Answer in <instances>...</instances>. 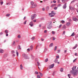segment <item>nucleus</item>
<instances>
[{"instance_id":"nucleus-11","label":"nucleus","mask_w":78,"mask_h":78,"mask_svg":"<svg viewBox=\"0 0 78 78\" xmlns=\"http://www.w3.org/2000/svg\"><path fill=\"white\" fill-rule=\"evenodd\" d=\"M55 6H56V4H52L51 6V8H52V7H55Z\"/></svg>"},{"instance_id":"nucleus-10","label":"nucleus","mask_w":78,"mask_h":78,"mask_svg":"<svg viewBox=\"0 0 78 78\" xmlns=\"http://www.w3.org/2000/svg\"><path fill=\"white\" fill-rule=\"evenodd\" d=\"M61 1L62 3H66V2H68V0H61Z\"/></svg>"},{"instance_id":"nucleus-33","label":"nucleus","mask_w":78,"mask_h":78,"mask_svg":"<svg viewBox=\"0 0 78 78\" xmlns=\"http://www.w3.org/2000/svg\"><path fill=\"white\" fill-rule=\"evenodd\" d=\"M52 33L53 34H55V32L54 31H52Z\"/></svg>"},{"instance_id":"nucleus-6","label":"nucleus","mask_w":78,"mask_h":78,"mask_svg":"<svg viewBox=\"0 0 78 78\" xmlns=\"http://www.w3.org/2000/svg\"><path fill=\"white\" fill-rule=\"evenodd\" d=\"M73 21H75V22H76L78 20L76 18L75 16L73 17Z\"/></svg>"},{"instance_id":"nucleus-4","label":"nucleus","mask_w":78,"mask_h":78,"mask_svg":"<svg viewBox=\"0 0 78 78\" xmlns=\"http://www.w3.org/2000/svg\"><path fill=\"white\" fill-rule=\"evenodd\" d=\"M49 16H51L50 17H54V15H55V13L54 11H52L51 12V13H49Z\"/></svg>"},{"instance_id":"nucleus-25","label":"nucleus","mask_w":78,"mask_h":78,"mask_svg":"<svg viewBox=\"0 0 78 78\" xmlns=\"http://www.w3.org/2000/svg\"><path fill=\"white\" fill-rule=\"evenodd\" d=\"M61 21V23H65V21H64V20H62Z\"/></svg>"},{"instance_id":"nucleus-36","label":"nucleus","mask_w":78,"mask_h":78,"mask_svg":"<svg viewBox=\"0 0 78 78\" xmlns=\"http://www.w3.org/2000/svg\"><path fill=\"white\" fill-rule=\"evenodd\" d=\"M10 16V14H7L6 15V16H7V17H9Z\"/></svg>"},{"instance_id":"nucleus-26","label":"nucleus","mask_w":78,"mask_h":78,"mask_svg":"<svg viewBox=\"0 0 78 78\" xmlns=\"http://www.w3.org/2000/svg\"><path fill=\"white\" fill-rule=\"evenodd\" d=\"M55 72H55V71H54L53 72V73H52V75L53 76H54L55 74Z\"/></svg>"},{"instance_id":"nucleus-12","label":"nucleus","mask_w":78,"mask_h":78,"mask_svg":"<svg viewBox=\"0 0 78 78\" xmlns=\"http://www.w3.org/2000/svg\"><path fill=\"white\" fill-rule=\"evenodd\" d=\"M30 25L31 27H33V22L32 21L30 23Z\"/></svg>"},{"instance_id":"nucleus-44","label":"nucleus","mask_w":78,"mask_h":78,"mask_svg":"<svg viewBox=\"0 0 78 78\" xmlns=\"http://www.w3.org/2000/svg\"><path fill=\"white\" fill-rule=\"evenodd\" d=\"M53 2L54 3H56V1L55 0L53 1Z\"/></svg>"},{"instance_id":"nucleus-30","label":"nucleus","mask_w":78,"mask_h":78,"mask_svg":"<svg viewBox=\"0 0 78 78\" xmlns=\"http://www.w3.org/2000/svg\"><path fill=\"white\" fill-rule=\"evenodd\" d=\"M57 47L56 46H55V49H54V51H56V50H57Z\"/></svg>"},{"instance_id":"nucleus-53","label":"nucleus","mask_w":78,"mask_h":78,"mask_svg":"<svg viewBox=\"0 0 78 78\" xmlns=\"http://www.w3.org/2000/svg\"><path fill=\"white\" fill-rule=\"evenodd\" d=\"M18 38H20V35H18Z\"/></svg>"},{"instance_id":"nucleus-18","label":"nucleus","mask_w":78,"mask_h":78,"mask_svg":"<svg viewBox=\"0 0 78 78\" xmlns=\"http://www.w3.org/2000/svg\"><path fill=\"white\" fill-rule=\"evenodd\" d=\"M33 46H30V50H33Z\"/></svg>"},{"instance_id":"nucleus-5","label":"nucleus","mask_w":78,"mask_h":78,"mask_svg":"<svg viewBox=\"0 0 78 78\" xmlns=\"http://www.w3.org/2000/svg\"><path fill=\"white\" fill-rule=\"evenodd\" d=\"M23 58H24L25 59H29V58L28 57V56L27 55L23 54Z\"/></svg>"},{"instance_id":"nucleus-19","label":"nucleus","mask_w":78,"mask_h":78,"mask_svg":"<svg viewBox=\"0 0 78 78\" xmlns=\"http://www.w3.org/2000/svg\"><path fill=\"white\" fill-rule=\"evenodd\" d=\"M46 11H48V10H49V7L47 6L46 7Z\"/></svg>"},{"instance_id":"nucleus-32","label":"nucleus","mask_w":78,"mask_h":78,"mask_svg":"<svg viewBox=\"0 0 78 78\" xmlns=\"http://www.w3.org/2000/svg\"><path fill=\"white\" fill-rule=\"evenodd\" d=\"M39 73H40V74L41 76H42V75H43L42 74V73H41L40 72H39Z\"/></svg>"},{"instance_id":"nucleus-64","label":"nucleus","mask_w":78,"mask_h":78,"mask_svg":"<svg viewBox=\"0 0 78 78\" xmlns=\"http://www.w3.org/2000/svg\"><path fill=\"white\" fill-rule=\"evenodd\" d=\"M65 33H66V32H65V31H64L63 34H65Z\"/></svg>"},{"instance_id":"nucleus-38","label":"nucleus","mask_w":78,"mask_h":78,"mask_svg":"<svg viewBox=\"0 0 78 78\" xmlns=\"http://www.w3.org/2000/svg\"><path fill=\"white\" fill-rule=\"evenodd\" d=\"M0 3H1V5H3V2H1Z\"/></svg>"},{"instance_id":"nucleus-17","label":"nucleus","mask_w":78,"mask_h":78,"mask_svg":"<svg viewBox=\"0 0 78 78\" xmlns=\"http://www.w3.org/2000/svg\"><path fill=\"white\" fill-rule=\"evenodd\" d=\"M53 46V43H51L49 45V47H51Z\"/></svg>"},{"instance_id":"nucleus-9","label":"nucleus","mask_w":78,"mask_h":78,"mask_svg":"<svg viewBox=\"0 0 78 78\" xmlns=\"http://www.w3.org/2000/svg\"><path fill=\"white\" fill-rule=\"evenodd\" d=\"M66 5H67V3H66L64 5H63V9H66V8L67 7Z\"/></svg>"},{"instance_id":"nucleus-58","label":"nucleus","mask_w":78,"mask_h":78,"mask_svg":"<svg viewBox=\"0 0 78 78\" xmlns=\"http://www.w3.org/2000/svg\"><path fill=\"white\" fill-rule=\"evenodd\" d=\"M42 9L43 11H45V8H43Z\"/></svg>"},{"instance_id":"nucleus-43","label":"nucleus","mask_w":78,"mask_h":78,"mask_svg":"<svg viewBox=\"0 0 78 78\" xmlns=\"http://www.w3.org/2000/svg\"><path fill=\"white\" fill-rule=\"evenodd\" d=\"M37 78H41V77H40V76H39V75H38L37 76Z\"/></svg>"},{"instance_id":"nucleus-41","label":"nucleus","mask_w":78,"mask_h":78,"mask_svg":"<svg viewBox=\"0 0 78 78\" xmlns=\"http://www.w3.org/2000/svg\"><path fill=\"white\" fill-rule=\"evenodd\" d=\"M61 4H59L57 6L58 7H59V6H61Z\"/></svg>"},{"instance_id":"nucleus-62","label":"nucleus","mask_w":78,"mask_h":78,"mask_svg":"<svg viewBox=\"0 0 78 78\" xmlns=\"http://www.w3.org/2000/svg\"><path fill=\"white\" fill-rule=\"evenodd\" d=\"M41 24H39V27H41Z\"/></svg>"},{"instance_id":"nucleus-61","label":"nucleus","mask_w":78,"mask_h":78,"mask_svg":"<svg viewBox=\"0 0 78 78\" xmlns=\"http://www.w3.org/2000/svg\"><path fill=\"white\" fill-rule=\"evenodd\" d=\"M77 73H78V67L77 68Z\"/></svg>"},{"instance_id":"nucleus-24","label":"nucleus","mask_w":78,"mask_h":78,"mask_svg":"<svg viewBox=\"0 0 78 78\" xmlns=\"http://www.w3.org/2000/svg\"><path fill=\"white\" fill-rule=\"evenodd\" d=\"M16 51V55H17V56H19V52H18L17 51Z\"/></svg>"},{"instance_id":"nucleus-15","label":"nucleus","mask_w":78,"mask_h":78,"mask_svg":"<svg viewBox=\"0 0 78 78\" xmlns=\"http://www.w3.org/2000/svg\"><path fill=\"white\" fill-rule=\"evenodd\" d=\"M4 51L2 49L0 48V53H2Z\"/></svg>"},{"instance_id":"nucleus-23","label":"nucleus","mask_w":78,"mask_h":78,"mask_svg":"<svg viewBox=\"0 0 78 78\" xmlns=\"http://www.w3.org/2000/svg\"><path fill=\"white\" fill-rule=\"evenodd\" d=\"M27 20H25L24 21V22L23 23V24H24V25H26V23H27Z\"/></svg>"},{"instance_id":"nucleus-14","label":"nucleus","mask_w":78,"mask_h":78,"mask_svg":"<svg viewBox=\"0 0 78 78\" xmlns=\"http://www.w3.org/2000/svg\"><path fill=\"white\" fill-rule=\"evenodd\" d=\"M20 67L21 70H23V66L22 64L20 65Z\"/></svg>"},{"instance_id":"nucleus-51","label":"nucleus","mask_w":78,"mask_h":78,"mask_svg":"<svg viewBox=\"0 0 78 78\" xmlns=\"http://www.w3.org/2000/svg\"><path fill=\"white\" fill-rule=\"evenodd\" d=\"M18 49L19 50L20 49V46H19V47L18 48Z\"/></svg>"},{"instance_id":"nucleus-37","label":"nucleus","mask_w":78,"mask_h":78,"mask_svg":"<svg viewBox=\"0 0 78 78\" xmlns=\"http://www.w3.org/2000/svg\"><path fill=\"white\" fill-rule=\"evenodd\" d=\"M47 61H48V58H46L45 60V62H47Z\"/></svg>"},{"instance_id":"nucleus-1","label":"nucleus","mask_w":78,"mask_h":78,"mask_svg":"<svg viewBox=\"0 0 78 78\" xmlns=\"http://www.w3.org/2000/svg\"><path fill=\"white\" fill-rule=\"evenodd\" d=\"M76 66H74L72 68V70L71 71L70 73L71 74H73V75H77V70H76Z\"/></svg>"},{"instance_id":"nucleus-8","label":"nucleus","mask_w":78,"mask_h":78,"mask_svg":"<svg viewBox=\"0 0 78 78\" xmlns=\"http://www.w3.org/2000/svg\"><path fill=\"white\" fill-rule=\"evenodd\" d=\"M54 66H55V64H53L50 65L49 66V68L50 69H52V68H53Z\"/></svg>"},{"instance_id":"nucleus-39","label":"nucleus","mask_w":78,"mask_h":78,"mask_svg":"<svg viewBox=\"0 0 78 78\" xmlns=\"http://www.w3.org/2000/svg\"><path fill=\"white\" fill-rule=\"evenodd\" d=\"M37 64H38V66H41V65H40V63L39 62H37Z\"/></svg>"},{"instance_id":"nucleus-28","label":"nucleus","mask_w":78,"mask_h":78,"mask_svg":"<svg viewBox=\"0 0 78 78\" xmlns=\"http://www.w3.org/2000/svg\"><path fill=\"white\" fill-rule=\"evenodd\" d=\"M69 9H73V8L72 7V6H69Z\"/></svg>"},{"instance_id":"nucleus-29","label":"nucleus","mask_w":78,"mask_h":78,"mask_svg":"<svg viewBox=\"0 0 78 78\" xmlns=\"http://www.w3.org/2000/svg\"><path fill=\"white\" fill-rule=\"evenodd\" d=\"M11 53L12 54H14V53H15V51H11Z\"/></svg>"},{"instance_id":"nucleus-46","label":"nucleus","mask_w":78,"mask_h":78,"mask_svg":"<svg viewBox=\"0 0 78 78\" xmlns=\"http://www.w3.org/2000/svg\"><path fill=\"white\" fill-rule=\"evenodd\" d=\"M5 32L6 33V34L8 33V31H7V30H5Z\"/></svg>"},{"instance_id":"nucleus-49","label":"nucleus","mask_w":78,"mask_h":78,"mask_svg":"<svg viewBox=\"0 0 78 78\" xmlns=\"http://www.w3.org/2000/svg\"><path fill=\"white\" fill-rule=\"evenodd\" d=\"M41 40L42 41H44V39H42V38H41Z\"/></svg>"},{"instance_id":"nucleus-16","label":"nucleus","mask_w":78,"mask_h":78,"mask_svg":"<svg viewBox=\"0 0 78 78\" xmlns=\"http://www.w3.org/2000/svg\"><path fill=\"white\" fill-rule=\"evenodd\" d=\"M12 45H13V46H15L16 45V42H15V41H13L12 43Z\"/></svg>"},{"instance_id":"nucleus-40","label":"nucleus","mask_w":78,"mask_h":78,"mask_svg":"<svg viewBox=\"0 0 78 78\" xmlns=\"http://www.w3.org/2000/svg\"><path fill=\"white\" fill-rule=\"evenodd\" d=\"M47 30H45L44 31V33H47Z\"/></svg>"},{"instance_id":"nucleus-22","label":"nucleus","mask_w":78,"mask_h":78,"mask_svg":"<svg viewBox=\"0 0 78 78\" xmlns=\"http://www.w3.org/2000/svg\"><path fill=\"white\" fill-rule=\"evenodd\" d=\"M77 45H77V44H76L75 46L73 48V49H75V48H76L77 47Z\"/></svg>"},{"instance_id":"nucleus-35","label":"nucleus","mask_w":78,"mask_h":78,"mask_svg":"<svg viewBox=\"0 0 78 78\" xmlns=\"http://www.w3.org/2000/svg\"><path fill=\"white\" fill-rule=\"evenodd\" d=\"M63 68H61L60 69L61 72H63Z\"/></svg>"},{"instance_id":"nucleus-31","label":"nucleus","mask_w":78,"mask_h":78,"mask_svg":"<svg viewBox=\"0 0 78 78\" xmlns=\"http://www.w3.org/2000/svg\"><path fill=\"white\" fill-rule=\"evenodd\" d=\"M54 9L55 10H56V9H58V7H55L54 8Z\"/></svg>"},{"instance_id":"nucleus-45","label":"nucleus","mask_w":78,"mask_h":78,"mask_svg":"<svg viewBox=\"0 0 78 78\" xmlns=\"http://www.w3.org/2000/svg\"><path fill=\"white\" fill-rule=\"evenodd\" d=\"M66 26L69 27V23H67L66 24Z\"/></svg>"},{"instance_id":"nucleus-20","label":"nucleus","mask_w":78,"mask_h":78,"mask_svg":"<svg viewBox=\"0 0 78 78\" xmlns=\"http://www.w3.org/2000/svg\"><path fill=\"white\" fill-rule=\"evenodd\" d=\"M8 56V54H5L4 55V58H6Z\"/></svg>"},{"instance_id":"nucleus-56","label":"nucleus","mask_w":78,"mask_h":78,"mask_svg":"<svg viewBox=\"0 0 78 78\" xmlns=\"http://www.w3.org/2000/svg\"><path fill=\"white\" fill-rule=\"evenodd\" d=\"M28 51H30V48H28L27 49Z\"/></svg>"},{"instance_id":"nucleus-3","label":"nucleus","mask_w":78,"mask_h":78,"mask_svg":"<svg viewBox=\"0 0 78 78\" xmlns=\"http://www.w3.org/2000/svg\"><path fill=\"white\" fill-rule=\"evenodd\" d=\"M51 23V21H49L48 23L47 28L48 29H51V27H52V26H51V24H52Z\"/></svg>"},{"instance_id":"nucleus-2","label":"nucleus","mask_w":78,"mask_h":78,"mask_svg":"<svg viewBox=\"0 0 78 78\" xmlns=\"http://www.w3.org/2000/svg\"><path fill=\"white\" fill-rule=\"evenodd\" d=\"M32 6L30 7L31 8H34L35 7L37 6V5L35 3H34L33 1H32L31 2Z\"/></svg>"},{"instance_id":"nucleus-48","label":"nucleus","mask_w":78,"mask_h":78,"mask_svg":"<svg viewBox=\"0 0 78 78\" xmlns=\"http://www.w3.org/2000/svg\"><path fill=\"white\" fill-rule=\"evenodd\" d=\"M53 41H55V38L54 37H53Z\"/></svg>"},{"instance_id":"nucleus-27","label":"nucleus","mask_w":78,"mask_h":78,"mask_svg":"<svg viewBox=\"0 0 78 78\" xmlns=\"http://www.w3.org/2000/svg\"><path fill=\"white\" fill-rule=\"evenodd\" d=\"M35 39V37H32L31 38V40H34Z\"/></svg>"},{"instance_id":"nucleus-50","label":"nucleus","mask_w":78,"mask_h":78,"mask_svg":"<svg viewBox=\"0 0 78 78\" xmlns=\"http://www.w3.org/2000/svg\"><path fill=\"white\" fill-rule=\"evenodd\" d=\"M56 57L58 59H59V56H56Z\"/></svg>"},{"instance_id":"nucleus-59","label":"nucleus","mask_w":78,"mask_h":78,"mask_svg":"<svg viewBox=\"0 0 78 78\" xmlns=\"http://www.w3.org/2000/svg\"><path fill=\"white\" fill-rule=\"evenodd\" d=\"M69 22H71V21H72V20H71V19H69Z\"/></svg>"},{"instance_id":"nucleus-52","label":"nucleus","mask_w":78,"mask_h":78,"mask_svg":"<svg viewBox=\"0 0 78 78\" xmlns=\"http://www.w3.org/2000/svg\"><path fill=\"white\" fill-rule=\"evenodd\" d=\"M60 50H58V51L57 52V53H60Z\"/></svg>"},{"instance_id":"nucleus-34","label":"nucleus","mask_w":78,"mask_h":78,"mask_svg":"<svg viewBox=\"0 0 78 78\" xmlns=\"http://www.w3.org/2000/svg\"><path fill=\"white\" fill-rule=\"evenodd\" d=\"M55 63H57V62H58V59H56L55 61Z\"/></svg>"},{"instance_id":"nucleus-55","label":"nucleus","mask_w":78,"mask_h":78,"mask_svg":"<svg viewBox=\"0 0 78 78\" xmlns=\"http://www.w3.org/2000/svg\"><path fill=\"white\" fill-rule=\"evenodd\" d=\"M67 52V50H65L64 51V53H66Z\"/></svg>"},{"instance_id":"nucleus-57","label":"nucleus","mask_w":78,"mask_h":78,"mask_svg":"<svg viewBox=\"0 0 78 78\" xmlns=\"http://www.w3.org/2000/svg\"><path fill=\"white\" fill-rule=\"evenodd\" d=\"M76 59L74 60L73 61V62H75V61H76Z\"/></svg>"},{"instance_id":"nucleus-63","label":"nucleus","mask_w":78,"mask_h":78,"mask_svg":"<svg viewBox=\"0 0 78 78\" xmlns=\"http://www.w3.org/2000/svg\"><path fill=\"white\" fill-rule=\"evenodd\" d=\"M26 19V17L25 16L23 20H25Z\"/></svg>"},{"instance_id":"nucleus-7","label":"nucleus","mask_w":78,"mask_h":78,"mask_svg":"<svg viewBox=\"0 0 78 78\" xmlns=\"http://www.w3.org/2000/svg\"><path fill=\"white\" fill-rule=\"evenodd\" d=\"M36 17V14H34L33 15L31 16V19H32V20H33V19H34Z\"/></svg>"},{"instance_id":"nucleus-47","label":"nucleus","mask_w":78,"mask_h":78,"mask_svg":"<svg viewBox=\"0 0 78 78\" xmlns=\"http://www.w3.org/2000/svg\"><path fill=\"white\" fill-rule=\"evenodd\" d=\"M61 27H62V24H60L59 26V28H61Z\"/></svg>"},{"instance_id":"nucleus-13","label":"nucleus","mask_w":78,"mask_h":78,"mask_svg":"<svg viewBox=\"0 0 78 78\" xmlns=\"http://www.w3.org/2000/svg\"><path fill=\"white\" fill-rule=\"evenodd\" d=\"M66 25H64L62 27V29L63 30H65V29H66Z\"/></svg>"},{"instance_id":"nucleus-60","label":"nucleus","mask_w":78,"mask_h":78,"mask_svg":"<svg viewBox=\"0 0 78 78\" xmlns=\"http://www.w3.org/2000/svg\"><path fill=\"white\" fill-rule=\"evenodd\" d=\"M75 56H77V53H75Z\"/></svg>"},{"instance_id":"nucleus-42","label":"nucleus","mask_w":78,"mask_h":78,"mask_svg":"<svg viewBox=\"0 0 78 78\" xmlns=\"http://www.w3.org/2000/svg\"><path fill=\"white\" fill-rule=\"evenodd\" d=\"M35 74H37V75H38V72H37V71H36L35 72Z\"/></svg>"},{"instance_id":"nucleus-54","label":"nucleus","mask_w":78,"mask_h":78,"mask_svg":"<svg viewBox=\"0 0 78 78\" xmlns=\"http://www.w3.org/2000/svg\"><path fill=\"white\" fill-rule=\"evenodd\" d=\"M33 22H36V20H33Z\"/></svg>"},{"instance_id":"nucleus-21","label":"nucleus","mask_w":78,"mask_h":78,"mask_svg":"<svg viewBox=\"0 0 78 78\" xmlns=\"http://www.w3.org/2000/svg\"><path fill=\"white\" fill-rule=\"evenodd\" d=\"M75 35V33L73 32L72 34L71 35V36H74Z\"/></svg>"}]
</instances>
